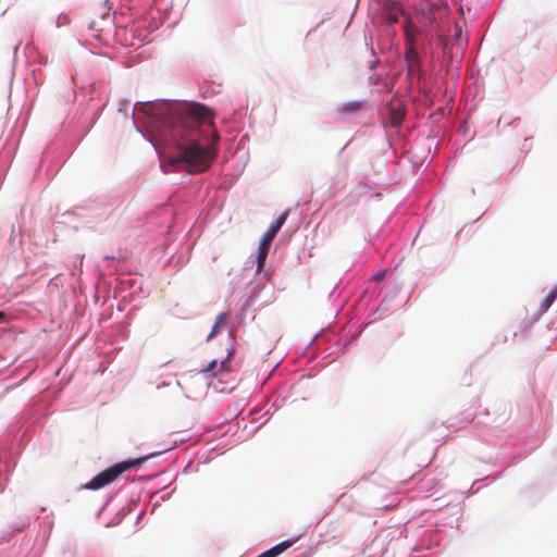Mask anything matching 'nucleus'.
<instances>
[{
  "label": "nucleus",
  "mask_w": 557,
  "mask_h": 557,
  "mask_svg": "<svg viewBox=\"0 0 557 557\" xmlns=\"http://www.w3.org/2000/svg\"><path fill=\"white\" fill-rule=\"evenodd\" d=\"M383 16L389 26L400 23L405 35H413L416 32V25L411 17L405 13L400 3L396 1L385 2L383 7Z\"/></svg>",
  "instance_id": "7ed1b4c3"
},
{
  "label": "nucleus",
  "mask_w": 557,
  "mask_h": 557,
  "mask_svg": "<svg viewBox=\"0 0 557 557\" xmlns=\"http://www.w3.org/2000/svg\"><path fill=\"white\" fill-rule=\"evenodd\" d=\"M147 458H137L128 461H122L115 463L114 466L101 471L95 478H92L88 483L84 485L87 490H99L103 486L115 481L123 472L126 470L143 463Z\"/></svg>",
  "instance_id": "f03ea898"
},
{
  "label": "nucleus",
  "mask_w": 557,
  "mask_h": 557,
  "mask_svg": "<svg viewBox=\"0 0 557 557\" xmlns=\"http://www.w3.org/2000/svg\"><path fill=\"white\" fill-rule=\"evenodd\" d=\"M276 234L277 232L272 227H269L268 231L263 234L258 248L257 272H260L263 269L271 243Z\"/></svg>",
  "instance_id": "20e7f679"
},
{
  "label": "nucleus",
  "mask_w": 557,
  "mask_h": 557,
  "mask_svg": "<svg viewBox=\"0 0 557 557\" xmlns=\"http://www.w3.org/2000/svg\"><path fill=\"white\" fill-rule=\"evenodd\" d=\"M413 39L414 37H407V51L405 58L409 76L414 75V73L419 70V55L413 47Z\"/></svg>",
  "instance_id": "423d86ee"
},
{
  "label": "nucleus",
  "mask_w": 557,
  "mask_h": 557,
  "mask_svg": "<svg viewBox=\"0 0 557 557\" xmlns=\"http://www.w3.org/2000/svg\"><path fill=\"white\" fill-rule=\"evenodd\" d=\"M289 211H284L281 215L277 216V219L270 225V227L274 228L276 232L281 230V227L284 225V223L287 220Z\"/></svg>",
  "instance_id": "6e6552de"
},
{
  "label": "nucleus",
  "mask_w": 557,
  "mask_h": 557,
  "mask_svg": "<svg viewBox=\"0 0 557 557\" xmlns=\"http://www.w3.org/2000/svg\"><path fill=\"white\" fill-rule=\"evenodd\" d=\"M557 298V287L549 290V293L545 296V298L540 304V312H546L549 307L554 304Z\"/></svg>",
  "instance_id": "0eeeda50"
},
{
  "label": "nucleus",
  "mask_w": 557,
  "mask_h": 557,
  "mask_svg": "<svg viewBox=\"0 0 557 557\" xmlns=\"http://www.w3.org/2000/svg\"><path fill=\"white\" fill-rule=\"evenodd\" d=\"M219 331H220V327L218 325L213 324L210 334L207 336V341H210L211 338H213L219 333Z\"/></svg>",
  "instance_id": "4468645a"
},
{
  "label": "nucleus",
  "mask_w": 557,
  "mask_h": 557,
  "mask_svg": "<svg viewBox=\"0 0 557 557\" xmlns=\"http://www.w3.org/2000/svg\"><path fill=\"white\" fill-rule=\"evenodd\" d=\"M447 39H448L447 37H443L442 38L441 45L443 46V48L447 47V45H448V40Z\"/></svg>",
  "instance_id": "dca6fc26"
},
{
  "label": "nucleus",
  "mask_w": 557,
  "mask_h": 557,
  "mask_svg": "<svg viewBox=\"0 0 557 557\" xmlns=\"http://www.w3.org/2000/svg\"><path fill=\"white\" fill-rule=\"evenodd\" d=\"M104 5L108 7L107 11L103 13H100L99 21L91 20L88 23V30L95 32V33H103L108 32L109 28L112 26V20L111 15L109 13L111 9L110 0H104Z\"/></svg>",
  "instance_id": "39448f33"
},
{
  "label": "nucleus",
  "mask_w": 557,
  "mask_h": 557,
  "mask_svg": "<svg viewBox=\"0 0 557 557\" xmlns=\"http://www.w3.org/2000/svg\"><path fill=\"white\" fill-rule=\"evenodd\" d=\"M230 357H231V352L228 354L227 358L221 362L220 370L230 371V364H228Z\"/></svg>",
  "instance_id": "ddd939ff"
},
{
  "label": "nucleus",
  "mask_w": 557,
  "mask_h": 557,
  "mask_svg": "<svg viewBox=\"0 0 557 557\" xmlns=\"http://www.w3.org/2000/svg\"><path fill=\"white\" fill-rule=\"evenodd\" d=\"M162 123L170 128L178 153L170 157L166 166L173 171L186 170L189 174L206 172L215 158L210 147L200 145L197 131L201 123L210 121L212 113L200 103H164L159 113Z\"/></svg>",
  "instance_id": "f257e3e1"
},
{
  "label": "nucleus",
  "mask_w": 557,
  "mask_h": 557,
  "mask_svg": "<svg viewBox=\"0 0 557 557\" xmlns=\"http://www.w3.org/2000/svg\"><path fill=\"white\" fill-rule=\"evenodd\" d=\"M213 137H214L215 140L220 139V136H219V134L216 132L214 133Z\"/></svg>",
  "instance_id": "f3484780"
},
{
  "label": "nucleus",
  "mask_w": 557,
  "mask_h": 557,
  "mask_svg": "<svg viewBox=\"0 0 557 557\" xmlns=\"http://www.w3.org/2000/svg\"><path fill=\"white\" fill-rule=\"evenodd\" d=\"M57 23H58V25H59V26H60V25H65V24H69V23H70V18H69V16H67V15H63V14H61V15H59V17H58Z\"/></svg>",
  "instance_id": "f8f14e48"
},
{
  "label": "nucleus",
  "mask_w": 557,
  "mask_h": 557,
  "mask_svg": "<svg viewBox=\"0 0 557 557\" xmlns=\"http://www.w3.org/2000/svg\"><path fill=\"white\" fill-rule=\"evenodd\" d=\"M119 42H120L121 45H123V46H127V45H128V44H127V37H120Z\"/></svg>",
  "instance_id": "2eb2a0df"
},
{
  "label": "nucleus",
  "mask_w": 557,
  "mask_h": 557,
  "mask_svg": "<svg viewBox=\"0 0 557 557\" xmlns=\"http://www.w3.org/2000/svg\"><path fill=\"white\" fill-rule=\"evenodd\" d=\"M384 276V273L379 274L375 278L381 280Z\"/></svg>",
  "instance_id": "a211bd4d"
},
{
  "label": "nucleus",
  "mask_w": 557,
  "mask_h": 557,
  "mask_svg": "<svg viewBox=\"0 0 557 557\" xmlns=\"http://www.w3.org/2000/svg\"><path fill=\"white\" fill-rule=\"evenodd\" d=\"M226 319L227 314L225 312H221L220 314H218L214 324L221 327V325H223L226 322Z\"/></svg>",
  "instance_id": "9d476101"
},
{
  "label": "nucleus",
  "mask_w": 557,
  "mask_h": 557,
  "mask_svg": "<svg viewBox=\"0 0 557 557\" xmlns=\"http://www.w3.org/2000/svg\"><path fill=\"white\" fill-rule=\"evenodd\" d=\"M216 364H218V361H216V360H212V361L208 364V367H207V368H205V369L202 370V372H203L205 374H209V373H211V372L215 369Z\"/></svg>",
  "instance_id": "9b49d317"
},
{
  "label": "nucleus",
  "mask_w": 557,
  "mask_h": 557,
  "mask_svg": "<svg viewBox=\"0 0 557 557\" xmlns=\"http://www.w3.org/2000/svg\"><path fill=\"white\" fill-rule=\"evenodd\" d=\"M361 108V102L359 101H351L348 103H345L342 106L341 111L342 112H356Z\"/></svg>",
  "instance_id": "1a4fd4ad"
}]
</instances>
